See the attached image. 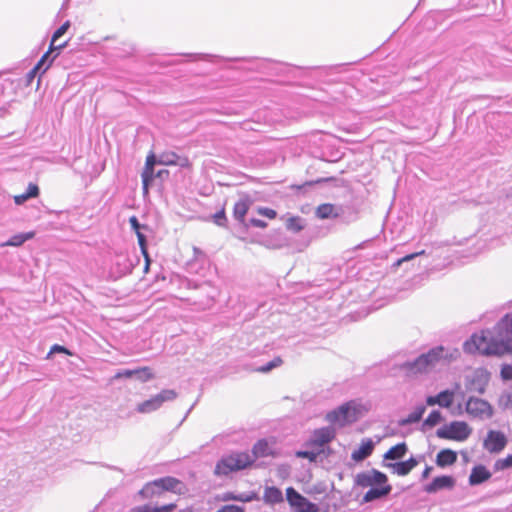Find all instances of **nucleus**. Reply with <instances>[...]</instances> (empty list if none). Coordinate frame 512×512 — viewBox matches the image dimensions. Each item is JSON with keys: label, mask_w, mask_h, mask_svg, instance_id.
I'll return each mask as SVG.
<instances>
[{"label": "nucleus", "mask_w": 512, "mask_h": 512, "mask_svg": "<svg viewBox=\"0 0 512 512\" xmlns=\"http://www.w3.org/2000/svg\"><path fill=\"white\" fill-rule=\"evenodd\" d=\"M468 354L503 355L512 353V315L502 317L492 330L474 333L463 344Z\"/></svg>", "instance_id": "nucleus-1"}, {"label": "nucleus", "mask_w": 512, "mask_h": 512, "mask_svg": "<svg viewBox=\"0 0 512 512\" xmlns=\"http://www.w3.org/2000/svg\"><path fill=\"white\" fill-rule=\"evenodd\" d=\"M460 357V351L457 348L444 347L442 345L431 348L413 360H407L399 363V370L406 375H417L427 373L436 367L439 363H450Z\"/></svg>", "instance_id": "nucleus-2"}, {"label": "nucleus", "mask_w": 512, "mask_h": 512, "mask_svg": "<svg viewBox=\"0 0 512 512\" xmlns=\"http://www.w3.org/2000/svg\"><path fill=\"white\" fill-rule=\"evenodd\" d=\"M364 414V406L356 401H349L326 414V420L339 427L358 421Z\"/></svg>", "instance_id": "nucleus-3"}, {"label": "nucleus", "mask_w": 512, "mask_h": 512, "mask_svg": "<svg viewBox=\"0 0 512 512\" xmlns=\"http://www.w3.org/2000/svg\"><path fill=\"white\" fill-rule=\"evenodd\" d=\"M254 463L253 457L247 452H234L223 456L216 464L214 473L227 476L232 472L243 470Z\"/></svg>", "instance_id": "nucleus-4"}, {"label": "nucleus", "mask_w": 512, "mask_h": 512, "mask_svg": "<svg viewBox=\"0 0 512 512\" xmlns=\"http://www.w3.org/2000/svg\"><path fill=\"white\" fill-rule=\"evenodd\" d=\"M471 434V429L466 422L453 421L436 431L437 437L455 441H465Z\"/></svg>", "instance_id": "nucleus-5"}, {"label": "nucleus", "mask_w": 512, "mask_h": 512, "mask_svg": "<svg viewBox=\"0 0 512 512\" xmlns=\"http://www.w3.org/2000/svg\"><path fill=\"white\" fill-rule=\"evenodd\" d=\"M176 396V392L172 389L162 390L160 393L151 397L150 399L139 403L136 410L139 413H151L159 409L164 402L174 400Z\"/></svg>", "instance_id": "nucleus-6"}, {"label": "nucleus", "mask_w": 512, "mask_h": 512, "mask_svg": "<svg viewBox=\"0 0 512 512\" xmlns=\"http://www.w3.org/2000/svg\"><path fill=\"white\" fill-rule=\"evenodd\" d=\"M386 482H388L387 475L377 469L360 472L354 478V484L362 488H371L373 486L386 484Z\"/></svg>", "instance_id": "nucleus-7"}, {"label": "nucleus", "mask_w": 512, "mask_h": 512, "mask_svg": "<svg viewBox=\"0 0 512 512\" xmlns=\"http://www.w3.org/2000/svg\"><path fill=\"white\" fill-rule=\"evenodd\" d=\"M286 499L291 507L297 512H318L319 507L317 504L310 502L307 498L302 496L293 487L286 489Z\"/></svg>", "instance_id": "nucleus-8"}, {"label": "nucleus", "mask_w": 512, "mask_h": 512, "mask_svg": "<svg viewBox=\"0 0 512 512\" xmlns=\"http://www.w3.org/2000/svg\"><path fill=\"white\" fill-rule=\"evenodd\" d=\"M465 409L469 415L481 419L490 418L493 413L492 407L487 401L476 397L468 398Z\"/></svg>", "instance_id": "nucleus-9"}, {"label": "nucleus", "mask_w": 512, "mask_h": 512, "mask_svg": "<svg viewBox=\"0 0 512 512\" xmlns=\"http://www.w3.org/2000/svg\"><path fill=\"white\" fill-rule=\"evenodd\" d=\"M489 382V373L483 369H478L472 375L466 378V389L469 392L483 394Z\"/></svg>", "instance_id": "nucleus-10"}, {"label": "nucleus", "mask_w": 512, "mask_h": 512, "mask_svg": "<svg viewBox=\"0 0 512 512\" xmlns=\"http://www.w3.org/2000/svg\"><path fill=\"white\" fill-rule=\"evenodd\" d=\"M507 444L505 435L500 431L490 430L484 440L483 446L490 453L501 452Z\"/></svg>", "instance_id": "nucleus-11"}, {"label": "nucleus", "mask_w": 512, "mask_h": 512, "mask_svg": "<svg viewBox=\"0 0 512 512\" xmlns=\"http://www.w3.org/2000/svg\"><path fill=\"white\" fill-rule=\"evenodd\" d=\"M335 435L336 431L333 427L316 429L309 440V444L321 448L330 443L335 438Z\"/></svg>", "instance_id": "nucleus-12"}, {"label": "nucleus", "mask_w": 512, "mask_h": 512, "mask_svg": "<svg viewBox=\"0 0 512 512\" xmlns=\"http://www.w3.org/2000/svg\"><path fill=\"white\" fill-rule=\"evenodd\" d=\"M158 164L166 166H179L181 168H187L190 166V161L186 156H180L173 151H165L158 157Z\"/></svg>", "instance_id": "nucleus-13"}, {"label": "nucleus", "mask_w": 512, "mask_h": 512, "mask_svg": "<svg viewBox=\"0 0 512 512\" xmlns=\"http://www.w3.org/2000/svg\"><path fill=\"white\" fill-rule=\"evenodd\" d=\"M156 164H158L157 157L153 153H150L146 157L145 166L141 173L143 192L145 194L148 193L149 185L151 184V182L153 181V179L155 177L154 167Z\"/></svg>", "instance_id": "nucleus-14"}, {"label": "nucleus", "mask_w": 512, "mask_h": 512, "mask_svg": "<svg viewBox=\"0 0 512 512\" xmlns=\"http://www.w3.org/2000/svg\"><path fill=\"white\" fill-rule=\"evenodd\" d=\"M134 376L141 382H147L153 378V374H152L151 370L147 367H143V368H138V369H133V370H131V369L119 370L113 376V379L114 380L123 379V378L128 379V378H132Z\"/></svg>", "instance_id": "nucleus-15"}, {"label": "nucleus", "mask_w": 512, "mask_h": 512, "mask_svg": "<svg viewBox=\"0 0 512 512\" xmlns=\"http://www.w3.org/2000/svg\"><path fill=\"white\" fill-rule=\"evenodd\" d=\"M455 391L454 390H443L437 395L426 397V404L428 406L438 405L442 408H449L454 401Z\"/></svg>", "instance_id": "nucleus-16"}, {"label": "nucleus", "mask_w": 512, "mask_h": 512, "mask_svg": "<svg viewBox=\"0 0 512 512\" xmlns=\"http://www.w3.org/2000/svg\"><path fill=\"white\" fill-rule=\"evenodd\" d=\"M455 486V479L452 476L442 475L435 477L431 483L425 486V492L431 494L442 489H452Z\"/></svg>", "instance_id": "nucleus-17"}, {"label": "nucleus", "mask_w": 512, "mask_h": 512, "mask_svg": "<svg viewBox=\"0 0 512 512\" xmlns=\"http://www.w3.org/2000/svg\"><path fill=\"white\" fill-rule=\"evenodd\" d=\"M392 491V486L386 482L383 485L371 487L363 496L362 503H369L388 496Z\"/></svg>", "instance_id": "nucleus-18"}, {"label": "nucleus", "mask_w": 512, "mask_h": 512, "mask_svg": "<svg viewBox=\"0 0 512 512\" xmlns=\"http://www.w3.org/2000/svg\"><path fill=\"white\" fill-rule=\"evenodd\" d=\"M418 460L414 457H410L406 461H397L394 463H384V466L392 469L393 473L399 476L408 475L417 465Z\"/></svg>", "instance_id": "nucleus-19"}, {"label": "nucleus", "mask_w": 512, "mask_h": 512, "mask_svg": "<svg viewBox=\"0 0 512 512\" xmlns=\"http://www.w3.org/2000/svg\"><path fill=\"white\" fill-rule=\"evenodd\" d=\"M56 56L51 57L49 52H46L38 61V63L32 68L26 75L27 84H31L34 78L39 73H44L50 67Z\"/></svg>", "instance_id": "nucleus-20"}, {"label": "nucleus", "mask_w": 512, "mask_h": 512, "mask_svg": "<svg viewBox=\"0 0 512 512\" xmlns=\"http://www.w3.org/2000/svg\"><path fill=\"white\" fill-rule=\"evenodd\" d=\"M70 27V21H65L52 35V38H51V43H50V46H49V50L47 52H49V55L51 56L52 53L54 52H57L54 56H58L59 52L61 49H63L64 47L67 46V41H65L64 43H61L59 45H56V42L57 40L62 37L66 32L67 30L69 29Z\"/></svg>", "instance_id": "nucleus-21"}, {"label": "nucleus", "mask_w": 512, "mask_h": 512, "mask_svg": "<svg viewBox=\"0 0 512 512\" xmlns=\"http://www.w3.org/2000/svg\"><path fill=\"white\" fill-rule=\"evenodd\" d=\"M491 472L484 465H476L472 468L469 476V484L476 486L491 478Z\"/></svg>", "instance_id": "nucleus-22"}, {"label": "nucleus", "mask_w": 512, "mask_h": 512, "mask_svg": "<svg viewBox=\"0 0 512 512\" xmlns=\"http://www.w3.org/2000/svg\"><path fill=\"white\" fill-rule=\"evenodd\" d=\"M374 450V443L371 439L367 438L362 440L360 446L351 454V458L356 462H361L368 458Z\"/></svg>", "instance_id": "nucleus-23"}, {"label": "nucleus", "mask_w": 512, "mask_h": 512, "mask_svg": "<svg viewBox=\"0 0 512 512\" xmlns=\"http://www.w3.org/2000/svg\"><path fill=\"white\" fill-rule=\"evenodd\" d=\"M251 200L245 196L240 198L235 204L233 208V216L240 223H244L245 216L250 208Z\"/></svg>", "instance_id": "nucleus-24"}, {"label": "nucleus", "mask_w": 512, "mask_h": 512, "mask_svg": "<svg viewBox=\"0 0 512 512\" xmlns=\"http://www.w3.org/2000/svg\"><path fill=\"white\" fill-rule=\"evenodd\" d=\"M457 461V454L451 449H442L436 456L437 466L444 468L450 466Z\"/></svg>", "instance_id": "nucleus-25"}, {"label": "nucleus", "mask_w": 512, "mask_h": 512, "mask_svg": "<svg viewBox=\"0 0 512 512\" xmlns=\"http://www.w3.org/2000/svg\"><path fill=\"white\" fill-rule=\"evenodd\" d=\"M159 489L161 492L164 491H172V492H180L182 487V482L174 477H163L157 479Z\"/></svg>", "instance_id": "nucleus-26"}, {"label": "nucleus", "mask_w": 512, "mask_h": 512, "mask_svg": "<svg viewBox=\"0 0 512 512\" xmlns=\"http://www.w3.org/2000/svg\"><path fill=\"white\" fill-rule=\"evenodd\" d=\"M408 447L405 442L398 443L391 447L385 454L384 460L398 461L401 460L407 453Z\"/></svg>", "instance_id": "nucleus-27"}, {"label": "nucleus", "mask_w": 512, "mask_h": 512, "mask_svg": "<svg viewBox=\"0 0 512 512\" xmlns=\"http://www.w3.org/2000/svg\"><path fill=\"white\" fill-rule=\"evenodd\" d=\"M263 500L267 504H278L283 502L282 491L274 486L266 487L264 491Z\"/></svg>", "instance_id": "nucleus-28"}, {"label": "nucleus", "mask_w": 512, "mask_h": 512, "mask_svg": "<svg viewBox=\"0 0 512 512\" xmlns=\"http://www.w3.org/2000/svg\"><path fill=\"white\" fill-rule=\"evenodd\" d=\"M426 411V407L424 405H418L413 412H411L407 417L399 420L400 426H408L410 424L417 423L421 420L423 414Z\"/></svg>", "instance_id": "nucleus-29"}, {"label": "nucleus", "mask_w": 512, "mask_h": 512, "mask_svg": "<svg viewBox=\"0 0 512 512\" xmlns=\"http://www.w3.org/2000/svg\"><path fill=\"white\" fill-rule=\"evenodd\" d=\"M270 453L271 448L268 442L265 439H261L254 444L251 457H253L255 461L257 458L266 457L270 455Z\"/></svg>", "instance_id": "nucleus-30"}, {"label": "nucleus", "mask_w": 512, "mask_h": 512, "mask_svg": "<svg viewBox=\"0 0 512 512\" xmlns=\"http://www.w3.org/2000/svg\"><path fill=\"white\" fill-rule=\"evenodd\" d=\"M161 493L162 492H161V489H159V485H158L157 479L152 481V482L147 483L139 491V495L142 498H145V499L152 498V497H154L156 495H160Z\"/></svg>", "instance_id": "nucleus-31"}, {"label": "nucleus", "mask_w": 512, "mask_h": 512, "mask_svg": "<svg viewBox=\"0 0 512 512\" xmlns=\"http://www.w3.org/2000/svg\"><path fill=\"white\" fill-rule=\"evenodd\" d=\"M316 216L320 219H328L337 217L338 213L335 212V206L329 203L321 204L316 209Z\"/></svg>", "instance_id": "nucleus-32"}, {"label": "nucleus", "mask_w": 512, "mask_h": 512, "mask_svg": "<svg viewBox=\"0 0 512 512\" xmlns=\"http://www.w3.org/2000/svg\"><path fill=\"white\" fill-rule=\"evenodd\" d=\"M424 253H425V251H424V250H422V251H419V252H415V253L407 254V255L403 256L402 258H400V259L396 260V261L392 264L391 268H392L393 270H396L398 267H401L402 265H405V270H408V269H409V267H408V266L411 264V262H412L415 258H417V257H419V256H421V255H423Z\"/></svg>", "instance_id": "nucleus-33"}, {"label": "nucleus", "mask_w": 512, "mask_h": 512, "mask_svg": "<svg viewBox=\"0 0 512 512\" xmlns=\"http://www.w3.org/2000/svg\"><path fill=\"white\" fill-rule=\"evenodd\" d=\"M33 237V233H20L13 235L7 242L3 243L2 246H12L18 247L21 246L24 242L31 239Z\"/></svg>", "instance_id": "nucleus-34"}, {"label": "nucleus", "mask_w": 512, "mask_h": 512, "mask_svg": "<svg viewBox=\"0 0 512 512\" xmlns=\"http://www.w3.org/2000/svg\"><path fill=\"white\" fill-rule=\"evenodd\" d=\"M442 421V414L438 410H433L430 412L428 417L423 422V427H434L438 423Z\"/></svg>", "instance_id": "nucleus-35"}, {"label": "nucleus", "mask_w": 512, "mask_h": 512, "mask_svg": "<svg viewBox=\"0 0 512 512\" xmlns=\"http://www.w3.org/2000/svg\"><path fill=\"white\" fill-rule=\"evenodd\" d=\"M282 359L280 357H275L273 360L269 361L265 365L259 366L255 369L257 372L267 373L273 370L274 368L279 367L282 364Z\"/></svg>", "instance_id": "nucleus-36"}, {"label": "nucleus", "mask_w": 512, "mask_h": 512, "mask_svg": "<svg viewBox=\"0 0 512 512\" xmlns=\"http://www.w3.org/2000/svg\"><path fill=\"white\" fill-rule=\"evenodd\" d=\"M510 467H512V455H508L507 457H505L503 459H498L494 463L495 471H502V470L508 469Z\"/></svg>", "instance_id": "nucleus-37"}, {"label": "nucleus", "mask_w": 512, "mask_h": 512, "mask_svg": "<svg viewBox=\"0 0 512 512\" xmlns=\"http://www.w3.org/2000/svg\"><path fill=\"white\" fill-rule=\"evenodd\" d=\"M321 453V450L319 451H309V450H300L296 452V456L298 458L308 459L310 462H315Z\"/></svg>", "instance_id": "nucleus-38"}, {"label": "nucleus", "mask_w": 512, "mask_h": 512, "mask_svg": "<svg viewBox=\"0 0 512 512\" xmlns=\"http://www.w3.org/2000/svg\"><path fill=\"white\" fill-rule=\"evenodd\" d=\"M287 228L294 232L301 231L304 226L302 224V219L300 217H291L287 221Z\"/></svg>", "instance_id": "nucleus-39"}, {"label": "nucleus", "mask_w": 512, "mask_h": 512, "mask_svg": "<svg viewBox=\"0 0 512 512\" xmlns=\"http://www.w3.org/2000/svg\"><path fill=\"white\" fill-rule=\"evenodd\" d=\"M213 222L219 227L227 226V217L224 208L216 212L213 216Z\"/></svg>", "instance_id": "nucleus-40"}, {"label": "nucleus", "mask_w": 512, "mask_h": 512, "mask_svg": "<svg viewBox=\"0 0 512 512\" xmlns=\"http://www.w3.org/2000/svg\"><path fill=\"white\" fill-rule=\"evenodd\" d=\"M191 61L205 60V61H213V59L218 58V56L211 54H187Z\"/></svg>", "instance_id": "nucleus-41"}, {"label": "nucleus", "mask_w": 512, "mask_h": 512, "mask_svg": "<svg viewBox=\"0 0 512 512\" xmlns=\"http://www.w3.org/2000/svg\"><path fill=\"white\" fill-rule=\"evenodd\" d=\"M500 375L504 381L512 380V365H510V364L502 365Z\"/></svg>", "instance_id": "nucleus-42"}, {"label": "nucleus", "mask_w": 512, "mask_h": 512, "mask_svg": "<svg viewBox=\"0 0 512 512\" xmlns=\"http://www.w3.org/2000/svg\"><path fill=\"white\" fill-rule=\"evenodd\" d=\"M239 502H251L258 500V495L255 492L240 493L238 494Z\"/></svg>", "instance_id": "nucleus-43"}, {"label": "nucleus", "mask_w": 512, "mask_h": 512, "mask_svg": "<svg viewBox=\"0 0 512 512\" xmlns=\"http://www.w3.org/2000/svg\"><path fill=\"white\" fill-rule=\"evenodd\" d=\"M131 228L135 231L136 235H138V232H141V229H147L146 225H141L137 219L136 216H132L129 219Z\"/></svg>", "instance_id": "nucleus-44"}, {"label": "nucleus", "mask_w": 512, "mask_h": 512, "mask_svg": "<svg viewBox=\"0 0 512 512\" xmlns=\"http://www.w3.org/2000/svg\"><path fill=\"white\" fill-rule=\"evenodd\" d=\"M25 193L29 197V199L37 197L39 194V187L34 183H29Z\"/></svg>", "instance_id": "nucleus-45"}, {"label": "nucleus", "mask_w": 512, "mask_h": 512, "mask_svg": "<svg viewBox=\"0 0 512 512\" xmlns=\"http://www.w3.org/2000/svg\"><path fill=\"white\" fill-rule=\"evenodd\" d=\"M138 244L142 254H146L147 251V239L146 236L142 232H138L137 235Z\"/></svg>", "instance_id": "nucleus-46"}, {"label": "nucleus", "mask_w": 512, "mask_h": 512, "mask_svg": "<svg viewBox=\"0 0 512 512\" xmlns=\"http://www.w3.org/2000/svg\"><path fill=\"white\" fill-rule=\"evenodd\" d=\"M175 509L176 505L174 503H170L159 507H153V512H173Z\"/></svg>", "instance_id": "nucleus-47"}, {"label": "nucleus", "mask_w": 512, "mask_h": 512, "mask_svg": "<svg viewBox=\"0 0 512 512\" xmlns=\"http://www.w3.org/2000/svg\"><path fill=\"white\" fill-rule=\"evenodd\" d=\"M258 213L262 216L269 218V219H274L277 216L276 211L271 208H259Z\"/></svg>", "instance_id": "nucleus-48"}, {"label": "nucleus", "mask_w": 512, "mask_h": 512, "mask_svg": "<svg viewBox=\"0 0 512 512\" xmlns=\"http://www.w3.org/2000/svg\"><path fill=\"white\" fill-rule=\"evenodd\" d=\"M248 225L257 227V228H265L267 226V223L262 219L250 218Z\"/></svg>", "instance_id": "nucleus-49"}, {"label": "nucleus", "mask_w": 512, "mask_h": 512, "mask_svg": "<svg viewBox=\"0 0 512 512\" xmlns=\"http://www.w3.org/2000/svg\"><path fill=\"white\" fill-rule=\"evenodd\" d=\"M56 352L57 353H65V354L70 355V352L68 351V349L66 347L58 345V344H55L51 347L49 354L56 353Z\"/></svg>", "instance_id": "nucleus-50"}, {"label": "nucleus", "mask_w": 512, "mask_h": 512, "mask_svg": "<svg viewBox=\"0 0 512 512\" xmlns=\"http://www.w3.org/2000/svg\"><path fill=\"white\" fill-rule=\"evenodd\" d=\"M27 200H29V197L26 195V193H22L20 195H16L14 196V202L15 204L17 205H22L23 203H25Z\"/></svg>", "instance_id": "nucleus-51"}, {"label": "nucleus", "mask_w": 512, "mask_h": 512, "mask_svg": "<svg viewBox=\"0 0 512 512\" xmlns=\"http://www.w3.org/2000/svg\"><path fill=\"white\" fill-rule=\"evenodd\" d=\"M132 512H153V507L150 505L136 506L132 508Z\"/></svg>", "instance_id": "nucleus-52"}, {"label": "nucleus", "mask_w": 512, "mask_h": 512, "mask_svg": "<svg viewBox=\"0 0 512 512\" xmlns=\"http://www.w3.org/2000/svg\"><path fill=\"white\" fill-rule=\"evenodd\" d=\"M223 499L225 501H239L238 494H234L232 492L226 493Z\"/></svg>", "instance_id": "nucleus-53"}, {"label": "nucleus", "mask_w": 512, "mask_h": 512, "mask_svg": "<svg viewBox=\"0 0 512 512\" xmlns=\"http://www.w3.org/2000/svg\"><path fill=\"white\" fill-rule=\"evenodd\" d=\"M432 467L431 466H426L424 471L422 472V479H426L429 477L431 471H432Z\"/></svg>", "instance_id": "nucleus-54"}, {"label": "nucleus", "mask_w": 512, "mask_h": 512, "mask_svg": "<svg viewBox=\"0 0 512 512\" xmlns=\"http://www.w3.org/2000/svg\"><path fill=\"white\" fill-rule=\"evenodd\" d=\"M142 255L144 256L145 264H147V266H150L151 258H150V256H149L148 251H146V254H142Z\"/></svg>", "instance_id": "nucleus-55"}, {"label": "nucleus", "mask_w": 512, "mask_h": 512, "mask_svg": "<svg viewBox=\"0 0 512 512\" xmlns=\"http://www.w3.org/2000/svg\"><path fill=\"white\" fill-rule=\"evenodd\" d=\"M193 251L195 256L202 254V251L198 247H193Z\"/></svg>", "instance_id": "nucleus-56"}, {"label": "nucleus", "mask_w": 512, "mask_h": 512, "mask_svg": "<svg viewBox=\"0 0 512 512\" xmlns=\"http://www.w3.org/2000/svg\"><path fill=\"white\" fill-rule=\"evenodd\" d=\"M240 60H245L244 58H231L229 59V61H240Z\"/></svg>", "instance_id": "nucleus-57"}, {"label": "nucleus", "mask_w": 512, "mask_h": 512, "mask_svg": "<svg viewBox=\"0 0 512 512\" xmlns=\"http://www.w3.org/2000/svg\"><path fill=\"white\" fill-rule=\"evenodd\" d=\"M149 269V266H147V264H145V267H144V272H147Z\"/></svg>", "instance_id": "nucleus-58"}, {"label": "nucleus", "mask_w": 512, "mask_h": 512, "mask_svg": "<svg viewBox=\"0 0 512 512\" xmlns=\"http://www.w3.org/2000/svg\"><path fill=\"white\" fill-rule=\"evenodd\" d=\"M163 172H164V171H159V172H158V176L163 175Z\"/></svg>", "instance_id": "nucleus-59"}]
</instances>
